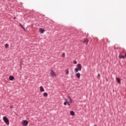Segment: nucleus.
<instances>
[{"label": "nucleus", "mask_w": 126, "mask_h": 126, "mask_svg": "<svg viewBox=\"0 0 126 126\" xmlns=\"http://www.w3.org/2000/svg\"><path fill=\"white\" fill-rule=\"evenodd\" d=\"M3 120L7 126H9V120L6 116L3 117Z\"/></svg>", "instance_id": "f257e3e1"}, {"label": "nucleus", "mask_w": 126, "mask_h": 126, "mask_svg": "<svg viewBox=\"0 0 126 126\" xmlns=\"http://www.w3.org/2000/svg\"><path fill=\"white\" fill-rule=\"evenodd\" d=\"M50 74L52 77H55V76H57V74H56V73L53 70H51Z\"/></svg>", "instance_id": "f03ea898"}, {"label": "nucleus", "mask_w": 126, "mask_h": 126, "mask_svg": "<svg viewBox=\"0 0 126 126\" xmlns=\"http://www.w3.org/2000/svg\"><path fill=\"white\" fill-rule=\"evenodd\" d=\"M79 71H81V69H82V66H81V64L80 63L77 64V68Z\"/></svg>", "instance_id": "7ed1b4c3"}, {"label": "nucleus", "mask_w": 126, "mask_h": 126, "mask_svg": "<svg viewBox=\"0 0 126 126\" xmlns=\"http://www.w3.org/2000/svg\"><path fill=\"white\" fill-rule=\"evenodd\" d=\"M23 126H26L28 125V121L24 120L22 122Z\"/></svg>", "instance_id": "20e7f679"}, {"label": "nucleus", "mask_w": 126, "mask_h": 126, "mask_svg": "<svg viewBox=\"0 0 126 126\" xmlns=\"http://www.w3.org/2000/svg\"><path fill=\"white\" fill-rule=\"evenodd\" d=\"M67 101L68 102H69V103H72V99H71V97H70V96H68Z\"/></svg>", "instance_id": "39448f33"}, {"label": "nucleus", "mask_w": 126, "mask_h": 126, "mask_svg": "<svg viewBox=\"0 0 126 126\" xmlns=\"http://www.w3.org/2000/svg\"><path fill=\"white\" fill-rule=\"evenodd\" d=\"M76 77H77V78H78V79H80V73H77L76 74Z\"/></svg>", "instance_id": "423d86ee"}, {"label": "nucleus", "mask_w": 126, "mask_h": 126, "mask_svg": "<svg viewBox=\"0 0 126 126\" xmlns=\"http://www.w3.org/2000/svg\"><path fill=\"white\" fill-rule=\"evenodd\" d=\"M39 31L41 33H43L44 32H45V30L44 29L40 28Z\"/></svg>", "instance_id": "0eeeda50"}, {"label": "nucleus", "mask_w": 126, "mask_h": 126, "mask_svg": "<svg viewBox=\"0 0 126 126\" xmlns=\"http://www.w3.org/2000/svg\"><path fill=\"white\" fill-rule=\"evenodd\" d=\"M40 91H41V92H44L45 91V90H44V88L43 87V86H40Z\"/></svg>", "instance_id": "6e6552de"}, {"label": "nucleus", "mask_w": 126, "mask_h": 126, "mask_svg": "<svg viewBox=\"0 0 126 126\" xmlns=\"http://www.w3.org/2000/svg\"><path fill=\"white\" fill-rule=\"evenodd\" d=\"M9 80L12 81L14 79V77L13 76H10L9 77Z\"/></svg>", "instance_id": "1a4fd4ad"}, {"label": "nucleus", "mask_w": 126, "mask_h": 126, "mask_svg": "<svg viewBox=\"0 0 126 126\" xmlns=\"http://www.w3.org/2000/svg\"><path fill=\"white\" fill-rule=\"evenodd\" d=\"M88 42H89V41H88V39H85L84 40V44H86V45H87V44H88Z\"/></svg>", "instance_id": "9d476101"}, {"label": "nucleus", "mask_w": 126, "mask_h": 126, "mask_svg": "<svg viewBox=\"0 0 126 126\" xmlns=\"http://www.w3.org/2000/svg\"><path fill=\"white\" fill-rule=\"evenodd\" d=\"M116 80L118 83L121 84V79L120 78H116Z\"/></svg>", "instance_id": "9b49d317"}, {"label": "nucleus", "mask_w": 126, "mask_h": 126, "mask_svg": "<svg viewBox=\"0 0 126 126\" xmlns=\"http://www.w3.org/2000/svg\"><path fill=\"white\" fill-rule=\"evenodd\" d=\"M119 58H120V59H125L126 58V56H122V55H119Z\"/></svg>", "instance_id": "f8f14e48"}, {"label": "nucleus", "mask_w": 126, "mask_h": 126, "mask_svg": "<svg viewBox=\"0 0 126 126\" xmlns=\"http://www.w3.org/2000/svg\"><path fill=\"white\" fill-rule=\"evenodd\" d=\"M74 114H75L74 111H70V115H71V116H74Z\"/></svg>", "instance_id": "ddd939ff"}, {"label": "nucleus", "mask_w": 126, "mask_h": 126, "mask_svg": "<svg viewBox=\"0 0 126 126\" xmlns=\"http://www.w3.org/2000/svg\"><path fill=\"white\" fill-rule=\"evenodd\" d=\"M44 97H48V94L47 93H44L43 94Z\"/></svg>", "instance_id": "4468645a"}, {"label": "nucleus", "mask_w": 126, "mask_h": 126, "mask_svg": "<svg viewBox=\"0 0 126 126\" xmlns=\"http://www.w3.org/2000/svg\"><path fill=\"white\" fill-rule=\"evenodd\" d=\"M78 70H79L77 68H75V73H77L78 72Z\"/></svg>", "instance_id": "2eb2a0df"}, {"label": "nucleus", "mask_w": 126, "mask_h": 126, "mask_svg": "<svg viewBox=\"0 0 126 126\" xmlns=\"http://www.w3.org/2000/svg\"><path fill=\"white\" fill-rule=\"evenodd\" d=\"M65 73L66 74H68L69 73V71H68V69L65 70Z\"/></svg>", "instance_id": "dca6fc26"}, {"label": "nucleus", "mask_w": 126, "mask_h": 126, "mask_svg": "<svg viewBox=\"0 0 126 126\" xmlns=\"http://www.w3.org/2000/svg\"><path fill=\"white\" fill-rule=\"evenodd\" d=\"M5 48H8V44L6 43V44H5Z\"/></svg>", "instance_id": "f3484780"}, {"label": "nucleus", "mask_w": 126, "mask_h": 126, "mask_svg": "<svg viewBox=\"0 0 126 126\" xmlns=\"http://www.w3.org/2000/svg\"><path fill=\"white\" fill-rule=\"evenodd\" d=\"M65 56V54L64 53V52H63V55H62V57H63V58H64V56Z\"/></svg>", "instance_id": "a211bd4d"}, {"label": "nucleus", "mask_w": 126, "mask_h": 126, "mask_svg": "<svg viewBox=\"0 0 126 126\" xmlns=\"http://www.w3.org/2000/svg\"><path fill=\"white\" fill-rule=\"evenodd\" d=\"M74 64H76V63H77V62L76 60H74Z\"/></svg>", "instance_id": "6ab92c4d"}, {"label": "nucleus", "mask_w": 126, "mask_h": 126, "mask_svg": "<svg viewBox=\"0 0 126 126\" xmlns=\"http://www.w3.org/2000/svg\"><path fill=\"white\" fill-rule=\"evenodd\" d=\"M67 105H68L69 106H70V104H71V103H69V102H67Z\"/></svg>", "instance_id": "aec40b11"}, {"label": "nucleus", "mask_w": 126, "mask_h": 126, "mask_svg": "<svg viewBox=\"0 0 126 126\" xmlns=\"http://www.w3.org/2000/svg\"><path fill=\"white\" fill-rule=\"evenodd\" d=\"M19 25H20V26L22 28H23V26H22V25L21 24V23H20L19 24Z\"/></svg>", "instance_id": "412c9836"}, {"label": "nucleus", "mask_w": 126, "mask_h": 126, "mask_svg": "<svg viewBox=\"0 0 126 126\" xmlns=\"http://www.w3.org/2000/svg\"><path fill=\"white\" fill-rule=\"evenodd\" d=\"M66 104H67V102H66V101H65L64 102V105H66Z\"/></svg>", "instance_id": "4be33fe9"}, {"label": "nucleus", "mask_w": 126, "mask_h": 126, "mask_svg": "<svg viewBox=\"0 0 126 126\" xmlns=\"http://www.w3.org/2000/svg\"><path fill=\"white\" fill-rule=\"evenodd\" d=\"M23 28V29H24V30H25V28L24 27H23V28Z\"/></svg>", "instance_id": "5701e85b"}, {"label": "nucleus", "mask_w": 126, "mask_h": 126, "mask_svg": "<svg viewBox=\"0 0 126 126\" xmlns=\"http://www.w3.org/2000/svg\"><path fill=\"white\" fill-rule=\"evenodd\" d=\"M98 76L100 77V74H98Z\"/></svg>", "instance_id": "b1692460"}, {"label": "nucleus", "mask_w": 126, "mask_h": 126, "mask_svg": "<svg viewBox=\"0 0 126 126\" xmlns=\"http://www.w3.org/2000/svg\"><path fill=\"white\" fill-rule=\"evenodd\" d=\"M14 19H16V17H14Z\"/></svg>", "instance_id": "393cba45"}, {"label": "nucleus", "mask_w": 126, "mask_h": 126, "mask_svg": "<svg viewBox=\"0 0 126 126\" xmlns=\"http://www.w3.org/2000/svg\"><path fill=\"white\" fill-rule=\"evenodd\" d=\"M106 81H108V79H106Z\"/></svg>", "instance_id": "a878e982"}, {"label": "nucleus", "mask_w": 126, "mask_h": 126, "mask_svg": "<svg viewBox=\"0 0 126 126\" xmlns=\"http://www.w3.org/2000/svg\"><path fill=\"white\" fill-rule=\"evenodd\" d=\"M94 126H97V125H94Z\"/></svg>", "instance_id": "bb28decb"}]
</instances>
